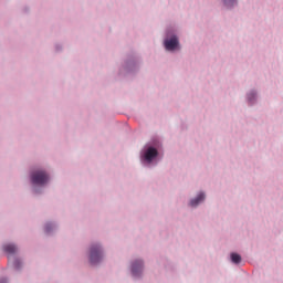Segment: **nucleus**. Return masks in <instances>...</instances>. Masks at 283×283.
Instances as JSON below:
<instances>
[{
  "label": "nucleus",
  "mask_w": 283,
  "mask_h": 283,
  "mask_svg": "<svg viewBox=\"0 0 283 283\" xmlns=\"http://www.w3.org/2000/svg\"><path fill=\"white\" fill-rule=\"evenodd\" d=\"M156 156H158V150L154 147H149L144 155L147 163H151Z\"/></svg>",
  "instance_id": "3"
},
{
  "label": "nucleus",
  "mask_w": 283,
  "mask_h": 283,
  "mask_svg": "<svg viewBox=\"0 0 283 283\" xmlns=\"http://www.w3.org/2000/svg\"><path fill=\"white\" fill-rule=\"evenodd\" d=\"M49 181L50 175H48V172H45L44 170H35L31 174V182L33 185L43 186L48 185Z\"/></svg>",
  "instance_id": "1"
},
{
  "label": "nucleus",
  "mask_w": 283,
  "mask_h": 283,
  "mask_svg": "<svg viewBox=\"0 0 283 283\" xmlns=\"http://www.w3.org/2000/svg\"><path fill=\"white\" fill-rule=\"evenodd\" d=\"M165 48L166 50H175L178 48V38L177 36H172L169 40L165 41Z\"/></svg>",
  "instance_id": "4"
},
{
  "label": "nucleus",
  "mask_w": 283,
  "mask_h": 283,
  "mask_svg": "<svg viewBox=\"0 0 283 283\" xmlns=\"http://www.w3.org/2000/svg\"><path fill=\"white\" fill-rule=\"evenodd\" d=\"M142 271H143V261L142 260L135 261L132 266L133 275L135 276L140 275Z\"/></svg>",
  "instance_id": "5"
},
{
  "label": "nucleus",
  "mask_w": 283,
  "mask_h": 283,
  "mask_svg": "<svg viewBox=\"0 0 283 283\" xmlns=\"http://www.w3.org/2000/svg\"><path fill=\"white\" fill-rule=\"evenodd\" d=\"M50 231H52V223H48V224L45 226V232H46V233H50Z\"/></svg>",
  "instance_id": "10"
},
{
  "label": "nucleus",
  "mask_w": 283,
  "mask_h": 283,
  "mask_svg": "<svg viewBox=\"0 0 283 283\" xmlns=\"http://www.w3.org/2000/svg\"><path fill=\"white\" fill-rule=\"evenodd\" d=\"M231 260L234 264H240V262H242V256H240L238 253H232Z\"/></svg>",
  "instance_id": "8"
},
{
  "label": "nucleus",
  "mask_w": 283,
  "mask_h": 283,
  "mask_svg": "<svg viewBox=\"0 0 283 283\" xmlns=\"http://www.w3.org/2000/svg\"><path fill=\"white\" fill-rule=\"evenodd\" d=\"M103 260V252L99 245L91 247L90 262L91 264H98Z\"/></svg>",
  "instance_id": "2"
},
{
  "label": "nucleus",
  "mask_w": 283,
  "mask_h": 283,
  "mask_svg": "<svg viewBox=\"0 0 283 283\" xmlns=\"http://www.w3.org/2000/svg\"><path fill=\"white\" fill-rule=\"evenodd\" d=\"M205 200V193H199L198 197L196 199H192L190 201V206L191 207H198V205H200V202H202Z\"/></svg>",
  "instance_id": "6"
},
{
  "label": "nucleus",
  "mask_w": 283,
  "mask_h": 283,
  "mask_svg": "<svg viewBox=\"0 0 283 283\" xmlns=\"http://www.w3.org/2000/svg\"><path fill=\"white\" fill-rule=\"evenodd\" d=\"M223 3H224L228 8H231L232 6H235V0H223Z\"/></svg>",
  "instance_id": "9"
},
{
  "label": "nucleus",
  "mask_w": 283,
  "mask_h": 283,
  "mask_svg": "<svg viewBox=\"0 0 283 283\" xmlns=\"http://www.w3.org/2000/svg\"><path fill=\"white\" fill-rule=\"evenodd\" d=\"M6 253H9L10 255L17 253V245L14 244H7L3 247Z\"/></svg>",
  "instance_id": "7"
}]
</instances>
